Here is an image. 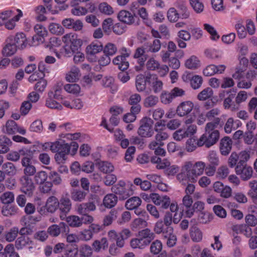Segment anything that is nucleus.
<instances>
[{
    "label": "nucleus",
    "instance_id": "obj_52",
    "mask_svg": "<svg viewBox=\"0 0 257 257\" xmlns=\"http://www.w3.org/2000/svg\"><path fill=\"white\" fill-rule=\"evenodd\" d=\"M19 233V228L17 227H13L5 234V239L8 242L14 241Z\"/></svg>",
    "mask_w": 257,
    "mask_h": 257
},
{
    "label": "nucleus",
    "instance_id": "obj_7",
    "mask_svg": "<svg viewBox=\"0 0 257 257\" xmlns=\"http://www.w3.org/2000/svg\"><path fill=\"white\" fill-rule=\"evenodd\" d=\"M112 191L119 196L120 199H125L132 195L136 189L135 186L131 182H124L119 181L112 187Z\"/></svg>",
    "mask_w": 257,
    "mask_h": 257
},
{
    "label": "nucleus",
    "instance_id": "obj_5",
    "mask_svg": "<svg viewBox=\"0 0 257 257\" xmlns=\"http://www.w3.org/2000/svg\"><path fill=\"white\" fill-rule=\"evenodd\" d=\"M23 16V12L18 9L3 11L0 12V26H5L8 30H13Z\"/></svg>",
    "mask_w": 257,
    "mask_h": 257
},
{
    "label": "nucleus",
    "instance_id": "obj_3",
    "mask_svg": "<svg viewBox=\"0 0 257 257\" xmlns=\"http://www.w3.org/2000/svg\"><path fill=\"white\" fill-rule=\"evenodd\" d=\"M219 124V119L217 118L215 122H208L205 127V133L197 140L198 146L200 147L205 146L209 148L218 141L219 132L216 128Z\"/></svg>",
    "mask_w": 257,
    "mask_h": 257
},
{
    "label": "nucleus",
    "instance_id": "obj_6",
    "mask_svg": "<svg viewBox=\"0 0 257 257\" xmlns=\"http://www.w3.org/2000/svg\"><path fill=\"white\" fill-rule=\"evenodd\" d=\"M195 117H190L186 119L183 127L176 130L172 135L173 138L176 141H181L185 138L194 137L197 133L198 127L193 123Z\"/></svg>",
    "mask_w": 257,
    "mask_h": 257
},
{
    "label": "nucleus",
    "instance_id": "obj_51",
    "mask_svg": "<svg viewBox=\"0 0 257 257\" xmlns=\"http://www.w3.org/2000/svg\"><path fill=\"white\" fill-rule=\"evenodd\" d=\"M48 29L50 33L54 35H61L64 33V29L63 27L57 23H52L50 24Z\"/></svg>",
    "mask_w": 257,
    "mask_h": 257
},
{
    "label": "nucleus",
    "instance_id": "obj_27",
    "mask_svg": "<svg viewBox=\"0 0 257 257\" xmlns=\"http://www.w3.org/2000/svg\"><path fill=\"white\" fill-rule=\"evenodd\" d=\"M56 94H54L52 92H50L48 93V97L46 100V105L50 108L61 109L62 106L61 104L57 102L54 98H57L56 93L59 91L58 89L56 90Z\"/></svg>",
    "mask_w": 257,
    "mask_h": 257
},
{
    "label": "nucleus",
    "instance_id": "obj_38",
    "mask_svg": "<svg viewBox=\"0 0 257 257\" xmlns=\"http://www.w3.org/2000/svg\"><path fill=\"white\" fill-rule=\"evenodd\" d=\"M190 236L193 241L198 242L202 239L203 233L197 227L193 226L190 228Z\"/></svg>",
    "mask_w": 257,
    "mask_h": 257
},
{
    "label": "nucleus",
    "instance_id": "obj_28",
    "mask_svg": "<svg viewBox=\"0 0 257 257\" xmlns=\"http://www.w3.org/2000/svg\"><path fill=\"white\" fill-rule=\"evenodd\" d=\"M184 65L188 69L196 70L200 67L201 62L197 56L192 55L185 60Z\"/></svg>",
    "mask_w": 257,
    "mask_h": 257
},
{
    "label": "nucleus",
    "instance_id": "obj_15",
    "mask_svg": "<svg viewBox=\"0 0 257 257\" xmlns=\"http://www.w3.org/2000/svg\"><path fill=\"white\" fill-rule=\"evenodd\" d=\"M213 189L214 191L219 194L221 197L228 198L231 195V188L227 185H224L220 181H216L213 183Z\"/></svg>",
    "mask_w": 257,
    "mask_h": 257
},
{
    "label": "nucleus",
    "instance_id": "obj_42",
    "mask_svg": "<svg viewBox=\"0 0 257 257\" xmlns=\"http://www.w3.org/2000/svg\"><path fill=\"white\" fill-rule=\"evenodd\" d=\"M117 202V196L113 194H108L106 195L103 200L104 205L108 208L114 207Z\"/></svg>",
    "mask_w": 257,
    "mask_h": 257
},
{
    "label": "nucleus",
    "instance_id": "obj_8",
    "mask_svg": "<svg viewBox=\"0 0 257 257\" xmlns=\"http://www.w3.org/2000/svg\"><path fill=\"white\" fill-rule=\"evenodd\" d=\"M153 120L150 117H144L140 121L138 134L142 138H151L154 134Z\"/></svg>",
    "mask_w": 257,
    "mask_h": 257
},
{
    "label": "nucleus",
    "instance_id": "obj_10",
    "mask_svg": "<svg viewBox=\"0 0 257 257\" xmlns=\"http://www.w3.org/2000/svg\"><path fill=\"white\" fill-rule=\"evenodd\" d=\"M15 246L18 250L26 248L29 251L33 252L36 247V243L27 236H21L16 240Z\"/></svg>",
    "mask_w": 257,
    "mask_h": 257
},
{
    "label": "nucleus",
    "instance_id": "obj_55",
    "mask_svg": "<svg viewBox=\"0 0 257 257\" xmlns=\"http://www.w3.org/2000/svg\"><path fill=\"white\" fill-rule=\"evenodd\" d=\"M197 147V140L195 137L188 138L185 143V150L188 152L194 151Z\"/></svg>",
    "mask_w": 257,
    "mask_h": 257
},
{
    "label": "nucleus",
    "instance_id": "obj_63",
    "mask_svg": "<svg viewBox=\"0 0 257 257\" xmlns=\"http://www.w3.org/2000/svg\"><path fill=\"white\" fill-rule=\"evenodd\" d=\"M86 193L80 190H74L71 192V198L74 201L81 202L84 200Z\"/></svg>",
    "mask_w": 257,
    "mask_h": 257
},
{
    "label": "nucleus",
    "instance_id": "obj_30",
    "mask_svg": "<svg viewBox=\"0 0 257 257\" xmlns=\"http://www.w3.org/2000/svg\"><path fill=\"white\" fill-rule=\"evenodd\" d=\"M59 205L58 199L55 196H51L47 199L45 207L48 212L53 213L58 208Z\"/></svg>",
    "mask_w": 257,
    "mask_h": 257
},
{
    "label": "nucleus",
    "instance_id": "obj_29",
    "mask_svg": "<svg viewBox=\"0 0 257 257\" xmlns=\"http://www.w3.org/2000/svg\"><path fill=\"white\" fill-rule=\"evenodd\" d=\"M241 125L239 120H234L232 117L228 118L224 127V130L226 134H230L232 131L236 130Z\"/></svg>",
    "mask_w": 257,
    "mask_h": 257
},
{
    "label": "nucleus",
    "instance_id": "obj_12",
    "mask_svg": "<svg viewBox=\"0 0 257 257\" xmlns=\"http://www.w3.org/2000/svg\"><path fill=\"white\" fill-rule=\"evenodd\" d=\"M194 107V103L191 100H186L180 102L176 107L177 115L182 117L191 113Z\"/></svg>",
    "mask_w": 257,
    "mask_h": 257
},
{
    "label": "nucleus",
    "instance_id": "obj_58",
    "mask_svg": "<svg viewBox=\"0 0 257 257\" xmlns=\"http://www.w3.org/2000/svg\"><path fill=\"white\" fill-rule=\"evenodd\" d=\"M207 159L210 163V164L217 166L219 164V159L216 152L214 151H210L208 153Z\"/></svg>",
    "mask_w": 257,
    "mask_h": 257
},
{
    "label": "nucleus",
    "instance_id": "obj_1",
    "mask_svg": "<svg viewBox=\"0 0 257 257\" xmlns=\"http://www.w3.org/2000/svg\"><path fill=\"white\" fill-rule=\"evenodd\" d=\"M60 137L63 140L51 142L50 146L51 151L56 153L54 159L59 164L65 162L68 154L74 156L77 153L79 146L74 141H83V137L79 133L62 134Z\"/></svg>",
    "mask_w": 257,
    "mask_h": 257
},
{
    "label": "nucleus",
    "instance_id": "obj_33",
    "mask_svg": "<svg viewBox=\"0 0 257 257\" xmlns=\"http://www.w3.org/2000/svg\"><path fill=\"white\" fill-rule=\"evenodd\" d=\"M17 49H19L17 46L13 42H9L8 38L6 40V44L3 48L2 53L5 56H10L14 54Z\"/></svg>",
    "mask_w": 257,
    "mask_h": 257
},
{
    "label": "nucleus",
    "instance_id": "obj_24",
    "mask_svg": "<svg viewBox=\"0 0 257 257\" xmlns=\"http://www.w3.org/2000/svg\"><path fill=\"white\" fill-rule=\"evenodd\" d=\"M118 20L127 25H132L135 22V15L126 10H121L117 14Z\"/></svg>",
    "mask_w": 257,
    "mask_h": 257
},
{
    "label": "nucleus",
    "instance_id": "obj_14",
    "mask_svg": "<svg viewBox=\"0 0 257 257\" xmlns=\"http://www.w3.org/2000/svg\"><path fill=\"white\" fill-rule=\"evenodd\" d=\"M81 77L80 69L75 65L71 66L66 72L65 75V80L70 83L78 82Z\"/></svg>",
    "mask_w": 257,
    "mask_h": 257
},
{
    "label": "nucleus",
    "instance_id": "obj_47",
    "mask_svg": "<svg viewBox=\"0 0 257 257\" xmlns=\"http://www.w3.org/2000/svg\"><path fill=\"white\" fill-rule=\"evenodd\" d=\"M12 142L9 138L5 136H0V153L4 154L8 152L9 146Z\"/></svg>",
    "mask_w": 257,
    "mask_h": 257
},
{
    "label": "nucleus",
    "instance_id": "obj_34",
    "mask_svg": "<svg viewBox=\"0 0 257 257\" xmlns=\"http://www.w3.org/2000/svg\"><path fill=\"white\" fill-rule=\"evenodd\" d=\"M79 4H76L75 5L72 4V0L70 2V5L72 7L71 10V14L76 16L80 17L86 15L88 10L87 8L84 7L79 6Z\"/></svg>",
    "mask_w": 257,
    "mask_h": 257
},
{
    "label": "nucleus",
    "instance_id": "obj_40",
    "mask_svg": "<svg viewBox=\"0 0 257 257\" xmlns=\"http://www.w3.org/2000/svg\"><path fill=\"white\" fill-rule=\"evenodd\" d=\"M112 63L114 65H117L118 68L122 71L127 69L129 66V63L126 60V59L120 55L115 57L113 59Z\"/></svg>",
    "mask_w": 257,
    "mask_h": 257
},
{
    "label": "nucleus",
    "instance_id": "obj_36",
    "mask_svg": "<svg viewBox=\"0 0 257 257\" xmlns=\"http://www.w3.org/2000/svg\"><path fill=\"white\" fill-rule=\"evenodd\" d=\"M98 10L101 14L108 16L114 13V9L106 2L100 3L98 6Z\"/></svg>",
    "mask_w": 257,
    "mask_h": 257
},
{
    "label": "nucleus",
    "instance_id": "obj_26",
    "mask_svg": "<svg viewBox=\"0 0 257 257\" xmlns=\"http://www.w3.org/2000/svg\"><path fill=\"white\" fill-rule=\"evenodd\" d=\"M232 142L228 137L222 138L220 142V151L222 155L226 156L230 152Z\"/></svg>",
    "mask_w": 257,
    "mask_h": 257
},
{
    "label": "nucleus",
    "instance_id": "obj_43",
    "mask_svg": "<svg viewBox=\"0 0 257 257\" xmlns=\"http://www.w3.org/2000/svg\"><path fill=\"white\" fill-rule=\"evenodd\" d=\"M142 200L138 197H133L128 199L125 203V207L128 210H133L141 205Z\"/></svg>",
    "mask_w": 257,
    "mask_h": 257
},
{
    "label": "nucleus",
    "instance_id": "obj_13",
    "mask_svg": "<svg viewBox=\"0 0 257 257\" xmlns=\"http://www.w3.org/2000/svg\"><path fill=\"white\" fill-rule=\"evenodd\" d=\"M9 42H13L19 49L23 50L28 45V40L25 33L18 32L15 35H11L8 37Z\"/></svg>",
    "mask_w": 257,
    "mask_h": 257
},
{
    "label": "nucleus",
    "instance_id": "obj_45",
    "mask_svg": "<svg viewBox=\"0 0 257 257\" xmlns=\"http://www.w3.org/2000/svg\"><path fill=\"white\" fill-rule=\"evenodd\" d=\"M148 245V241H146L143 239L139 238H135L131 239L130 242L131 246L134 248L143 249Z\"/></svg>",
    "mask_w": 257,
    "mask_h": 257
},
{
    "label": "nucleus",
    "instance_id": "obj_39",
    "mask_svg": "<svg viewBox=\"0 0 257 257\" xmlns=\"http://www.w3.org/2000/svg\"><path fill=\"white\" fill-rule=\"evenodd\" d=\"M8 255L9 257H20L19 253L15 251L13 244L7 245L4 249V252L0 253V257H7Z\"/></svg>",
    "mask_w": 257,
    "mask_h": 257
},
{
    "label": "nucleus",
    "instance_id": "obj_61",
    "mask_svg": "<svg viewBox=\"0 0 257 257\" xmlns=\"http://www.w3.org/2000/svg\"><path fill=\"white\" fill-rule=\"evenodd\" d=\"M158 102V97L153 95L147 97L144 100V106L145 107H152L155 106Z\"/></svg>",
    "mask_w": 257,
    "mask_h": 257
},
{
    "label": "nucleus",
    "instance_id": "obj_48",
    "mask_svg": "<svg viewBox=\"0 0 257 257\" xmlns=\"http://www.w3.org/2000/svg\"><path fill=\"white\" fill-rule=\"evenodd\" d=\"M18 129V125L16 122L12 120H9L6 122L4 132L9 135L16 133Z\"/></svg>",
    "mask_w": 257,
    "mask_h": 257
},
{
    "label": "nucleus",
    "instance_id": "obj_46",
    "mask_svg": "<svg viewBox=\"0 0 257 257\" xmlns=\"http://www.w3.org/2000/svg\"><path fill=\"white\" fill-rule=\"evenodd\" d=\"M213 94V91L210 87H206L199 92L197 96L200 101H204L211 98Z\"/></svg>",
    "mask_w": 257,
    "mask_h": 257
},
{
    "label": "nucleus",
    "instance_id": "obj_59",
    "mask_svg": "<svg viewBox=\"0 0 257 257\" xmlns=\"http://www.w3.org/2000/svg\"><path fill=\"white\" fill-rule=\"evenodd\" d=\"M168 234L164 235L165 237L167 238V244L169 247H172L175 245L177 241L176 236L173 234V229L171 227L168 228Z\"/></svg>",
    "mask_w": 257,
    "mask_h": 257
},
{
    "label": "nucleus",
    "instance_id": "obj_22",
    "mask_svg": "<svg viewBox=\"0 0 257 257\" xmlns=\"http://www.w3.org/2000/svg\"><path fill=\"white\" fill-rule=\"evenodd\" d=\"M145 53V50L143 47H139L135 51L134 58L137 59V62L140 65L139 66H135V69L137 71L141 70L142 67L145 64V62L147 58V55Z\"/></svg>",
    "mask_w": 257,
    "mask_h": 257
},
{
    "label": "nucleus",
    "instance_id": "obj_20",
    "mask_svg": "<svg viewBox=\"0 0 257 257\" xmlns=\"http://www.w3.org/2000/svg\"><path fill=\"white\" fill-rule=\"evenodd\" d=\"M148 83L151 86L155 93H158L162 90L163 83L156 75H148Z\"/></svg>",
    "mask_w": 257,
    "mask_h": 257
},
{
    "label": "nucleus",
    "instance_id": "obj_25",
    "mask_svg": "<svg viewBox=\"0 0 257 257\" xmlns=\"http://www.w3.org/2000/svg\"><path fill=\"white\" fill-rule=\"evenodd\" d=\"M184 206V214L187 217H191L193 215V209H192L193 200L192 197L189 195H186L183 198Z\"/></svg>",
    "mask_w": 257,
    "mask_h": 257
},
{
    "label": "nucleus",
    "instance_id": "obj_16",
    "mask_svg": "<svg viewBox=\"0 0 257 257\" xmlns=\"http://www.w3.org/2000/svg\"><path fill=\"white\" fill-rule=\"evenodd\" d=\"M235 170L236 174L239 176L243 180H248L252 176L253 170L252 168L246 164L237 165Z\"/></svg>",
    "mask_w": 257,
    "mask_h": 257
},
{
    "label": "nucleus",
    "instance_id": "obj_19",
    "mask_svg": "<svg viewBox=\"0 0 257 257\" xmlns=\"http://www.w3.org/2000/svg\"><path fill=\"white\" fill-rule=\"evenodd\" d=\"M59 208L61 211L60 217L62 220H64L67 214L71 209L72 204L70 199L68 197H63L59 201Z\"/></svg>",
    "mask_w": 257,
    "mask_h": 257
},
{
    "label": "nucleus",
    "instance_id": "obj_50",
    "mask_svg": "<svg viewBox=\"0 0 257 257\" xmlns=\"http://www.w3.org/2000/svg\"><path fill=\"white\" fill-rule=\"evenodd\" d=\"M2 168L4 170V173L8 176H14L16 174L17 170L15 165L10 162L5 163Z\"/></svg>",
    "mask_w": 257,
    "mask_h": 257
},
{
    "label": "nucleus",
    "instance_id": "obj_41",
    "mask_svg": "<svg viewBox=\"0 0 257 257\" xmlns=\"http://www.w3.org/2000/svg\"><path fill=\"white\" fill-rule=\"evenodd\" d=\"M96 209L95 205L92 202L80 204L77 208V212L79 214L86 213L88 211H92Z\"/></svg>",
    "mask_w": 257,
    "mask_h": 257
},
{
    "label": "nucleus",
    "instance_id": "obj_21",
    "mask_svg": "<svg viewBox=\"0 0 257 257\" xmlns=\"http://www.w3.org/2000/svg\"><path fill=\"white\" fill-rule=\"evenodd\" d=\"M69 227L64 222H60L58 225L53 224L49 226L47 229L48 233L52 236H58L61 232H67Z\"/></svg>",
    "mask_w": 257,
    "mask_h": 257
},
{
    "label": "nucleus",
    "instance_id": "obj_49",
    "mask_svg": "<svg viewBox=\"0 0 257 257\" xmlns=\"http://www.w3.org/2000/svg\"><path fill=\"white\" fill-rule=\"evenodd\" d=\"M139 236L141 238L144 239L146 241H148V244L155 238L154 233L148 228L139 231Z\"/></svg>",
    "mask_w": 257,
    "mask_h": 257
},
{
    "label": "nucleus",
    "instance_id": "obj_44",
    "mask_svg": "<svg viewBox=\"0 0 257 257\" xmlns=\"http://www.w3.org/2000/svg\"><path fill=\"white\" fill-rule=\"evenodd\" d=\"M108 245V241L105 237H103L100 240H96L92 244L93 248L96 252L100 251L102 249H105L107 248Z\"/></svg>",
    "mask_w": 257,
    "mask_h": 257
},
{
    "label": "nucleus",
    "instance_id": "obj_64",
    "mask_svg": "<svg viewBox=\"0 0 257 257\" xmlns=\"http://www.w3.org/2000/svg\"><path fill=\"white\" fill-rule=\"evenodd\" d=\"M0 200L3 204H10L14 201V194L12 192H6L1 196Z\"/></svg>",
    "mask_w": 257,
    "mask_h": 257
},
{
    "label": "nucleus",
    "instance_id": "obj_60",
    "mask_svg": "<svg viewBox=\"0 0 257 257\" xmlns=\"http://www.w3.org/2000/svg\"><path fill=\"white\" fill-rule=\"evenodd\" d=\"M117 47L113 43H108L104 47L103 46V52L104 54H106L109 56L114 55L117 52Z\"/></svg>",
    "mask_w": 257,
    "mask_h": 257
},
{
    "label": "nucleus",
    "instance_id": "obj_56",
    "mask_svg": "<svg viewBox=\"0 0 257 257\" xmlns=\"http://www.w3.org/2000/svg\"><path fill=\"white\" fill-rule=\"evenodd\" d=\"M81 257H89L92 255V249L91 247L88 245H82L79 248L75 250Z\"/></svg>",
    "mask_w": 257,
    "mask_h": 257
},
{
    "label": "nucleus",
    "instance_id": "obj_37",
    "mask_svg": "<svg viewBox=\"0 0 257 257\" xmlns=\"http://www.w3.org/2000/svg\"><path fill=\"white\" fill-rule=\"evenodd\" d=\"M203 29L209 34L210 38L212 41H217L219 40L220 36L213 26L204 23L203 24Z\"/></svg>",
    "mask_w": 257,
    "mask_h": 257
},
{
    "label": "nucleus",
    "instance_id": "obj_62",
    "mask_svg": "<svg viewBox=\"0 0 257 257\" xmlns=\"http://www.w3.org/2000/svg\"><path fill=\"white\" fill-rule=\"evenodd\" d=\"M99 169L104 173L112 172L114 170L112 164L108 162H101L98 164Z\"/></svg>",
    "mask_w": 257,
    "mask_h": 257
},
{
    "label": "nucleus",
    "instance_id": "obj_53",
    "mask_svg": "<svg viewBox=\"0 0 257 257\" xmlns=\"http://www.w3.org/2000/svg\"><path fill=\"white\" fill-rule=\"evenodd\" d=\"M203 83V78L202 76L198 75L192 76V79L190 82V84L192 89L196 90L201 87Z\"/></svg>",
    "mask_w": 257,
    "mask_h": 257
},
{
    "label": "nucleus",
    "instance_id": "obj_57",
    "mask_svg": "<svg viewBox=\"0 0 257 257\" xmlns=\"http://www.w3.org/2000/svg\"><path fill=\"white\" fill-rule=\"evenodd\" d=\"M64 90L69 93L74 95L78 94L80 92V86L76 83L67 84L64 87Z\"/></svg>",
    "mask_w": 257,
    "mask_h": 257
},
{
    "label": "nucleus",
    "instance_id": "obj_35",
    "mask_svg": "<svg viewBox=\"0 0 257 257\" xmlns=\"http://www.w3.org/2000/svg\"><path fill=\"white\" fill-rule=\"evenodd\" d=\"M30 153V149L24 148L19 152H11L7 154V159L12 161H17L22 155H27Z\"/></svg>",
    "mask_w": 257,
    "mask_h": 257
},
{
    "label": "nucleus",
    "instance_id": "obj_18",
    "mask_svg": "<svg viewBox=\"0 0 257 257\" xmlns=\"http://www.w3.org/2000/svg\"><path fill=\"white\" fill-rule=\"evenodd\" d=\"M150 198L155 205L161 206L164 209L167 208L170 204V199L166 195L160 196L156 193H152Z\"/></svg>",
    "mask_w": 257,
    "mask_h": 257
},
{
    "label": "nucleus",
    "instance_id": "obj_31",
    "mask_svg": "<svg viewBox=\"0 0 257 257\" xmlns=\"http://www.w3.org/2000/svg\"><path fill=\"white\" fill-rule=\"evenodd\" d=\"M116 238L119 247L122 248L125 244V240L132 236V232L129 229L124 228L119 233Z\"/></svg>",
    "mask_w": 257,
    "mask_h": 257
},
{
    "label": "nucleus",
    "instance_id": "obj_23",
    "mask_svg": "<svg viewBox=\"0 0 257 257\" xmlns=\"http://www.w3.org/2000/svg\"><path fill=\"white\" fill-rule=\"evenodd\" d=\"M246 78L248 79V81L243 80L237 83L238 87L242 89H248L251 86V81L254 79H257V71H249L246 75Z\"/></svg>",
    "mask_w": 257,
    "mask_h": 257
},
{
    "label": "nucleus",
    "instance_id": "obj_54",
    "mask_svg": "<svg viewBox=\"0 0 257 257\" xmlns=\"http://www.w3.org/2000/svg\"><path fill=\"white\" fill-rule=\"evenodd\" d=\"M220 113V110L219 108H214L206 112V116L208 120H212L210 122H215V120L218 118L219 119L220 122L221 119L218 117Z\"/></svg>",
    "mask_w": 257,
    "mask_h": 257
},
{
    "label": "nucleus",
    "instance_id": "obj_11",
    "mask_svg": "<svg viewBox=\"0 0 257 257\" xmlns=\"http://www.w3.org/2000/svg\"><path fill=\"white\" fill-rule=\"evenodd\" d=\"M47 178V173L43 171L37 172L35 175V181L37 184L42 185L40 189L43 193L48 192L52 187V183L46 181Z\"/></svg>",
    "mask_w": 257,
    "mask_h": 257
},
{
    "label": "nucleus",
    "instance_id": "obj_17",
    "mask_svg": "<svg viewBox=\"0 0 257 257\" xmlns=\"http://www.w3.org/2000/svg\"><path fill=\"white\" fill-rule=\"evenodd\" d=\"M21 190L26 194L31 196L34 189L35 185L32 178L29 176H23L20 180Z\"/></svg>",
    "mask_w": 257,
    "mask_h": 257
},
{
    "label": "nucleus",
    "instance_id": "obj_32",
    "mask_svg": "<svg viewBox=\"0 0 257 257\" xmlns=\"http://www.w3.org/2000/svg\"><path fill=\"white\" fill-rule=\"evenodd\" d=\"M148 75L145 76L143 74H139L136 78V87L139 92L144 91L146 88L148 83Z\"/></svg>",
    "mask_w": 257,
    "mask_h": 257
},
{
    "label": "nucleus",
    "instance_id": "obj_2",
    "mask_svg": "<svg viewBox=\"0 0 257 257\" xmlns=\"http://www.w3.org/2000/svg\"><path fill=\"white\" fill-rule=\"evenodd\" d=\"M205 167V163L201 161L195 163L192 161L185 162L182 166L181 172L177 174V179L184 185L189 182L195 183L198 177L203 174Z\"/></svg>",
    "mask_w": 257,
    "mask_h": 257
},
{
    "label": "nucleus",
    "instance_id": "obj_9",
    "mask_svg": "<svg viewBox=\"0 0 257 257\" xmlns=\"http://www.w3.org/2000/svg\"><path fill=\"white\" fill-rule=\"evenodd\" d=\"M103 50V45L100 43L92 42L85 48V53L87 60L91 62H95L97 60L96 55Z\"/></svg>",
    "mask_w": 257,
    "mask_h": 257
},
{
    "label": "nucleus",
    "instance_id": "obj_4",
    "mask_svg": "<svg viewBox=\"0 0 257 257\" xmlns=\"http://www.w3.org/2000/svg\"><path fill=\"white\" fill-rule=\"evenodd\" d=\"M62 41L64 45L61 52L67 57L71 56L80 49L83 43V40L74 33H69L64 35L62 37Z\"/></svg>",
    "mask_w": 257,
    "mask_h": 257
}]
</instances>
